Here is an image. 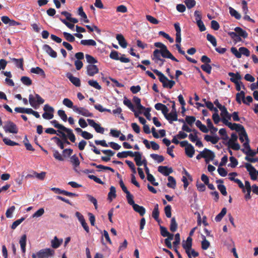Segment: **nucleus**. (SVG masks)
I'll return each mask as SVG.
<instances>
[{
    "label": "nucleus",
    "instance_id": "0e129e2a",
    "mask_svg": "<svg viewBox=\"0 0 258 258\" xmlns=\"http://www.w3.org/2000/svg\"><path fill=\"white\" fill-rule=\"evenodd\" d=\"M201 69L208 73V74H211V70H212V67L210 66L209 64H203L201 67Z\"/></svg>",
    "mask_w": 258,
    "mask_h": 258
},
{
    "label": "nucleus",
    "instance_id": "412c9836",
    "mask_svg": "<svg viewBox=\"0 0 258 258\" xmlns=\"http://www.w3.org/2000/svg\"><path fill=\"white\" fill-rule=\"evenodd\" d=\"M204 139L207 142H211L213 144H216L218 142L220 139L217 136H211L207 135L205 136Z\"/></svg>",
    "mask_w": 258,
    "mask_h": 258
},
{
    "label": "nucleus",
    "instance_id": "ddd939ff",
    "mask_svg": "<svg viewBox=\"0 0 258 258\" xmlns=\"http://www.w3.org/2000/svg\"><path fill=\"white\" fill-rule=\"evenodd\" d=\"M182 247L185 249L186 253H189V249L192 248V238L188 236L186 241L182 242Z\"/></svg>",
    "mask_w": 258,
    "mask_h": 258
},
{
    "label": "nucleus",
    "instance_id": "a18cd8bd",
    "mask_svg": "<svg viewBox=\"0 0 258 258\" xmlns=\"http://www.w3.org/2000/svg\"><path fill=\"white\" fill-rule=\"evenodd\" d=\"M123 104L126 106L132 111H135V108L131 100L125 97L123 100Z\"/></svg>",
    "mask_w": 258,
    "mask_h": 258
},
{
    "label": "nucleus",
    "instance_id": "72a5a7b5",
    "mask_svg": "<svg viewBox=\"0 0 258 258\" xmlns=\"http://www.w3.org/2000/svg\"><path fill=\"white\" fill-rule=\"evenodd\" d=\"M244 92L243 91H241L240 93H238L236 95V100L239 103H241V98L242 99L243 102L245 104H247V102L244 100Z\"/></svg>",
    "mask_w": 258,
    "mask_h": 258
},
{
    "label": "nucleus",
    "instance_id": "6e6552de",
    "mask_svg": "<svg viewBox=\"0 0 258 258\" xmlns=\"http://www.w3.org/2000/svg\"><path fill=\"white\" fill-rule=\"evenodd\" d=\"M161 56L163 57L170 58L171 60L178 62V60L171 53L166 46L163 49L161 50Z\"/></svg>",
    "mask_w": 258,
    "mask_h": 258
},
{
    "label": "nucleus",
    "instance_id": "864d4df0",
    "mask_svg": "<svg viewBox=\"0 0 258 258\" xmlns=\"http://www.w3.org/2000/svg\"><path fill=\"white\" fill-rule=\"evenodd\" d=\"M85 57L87 61L90 64H94L97 62V60L90 54H86Z\"/></svg>",
    "mask_w": 258,
    "mask_h": 258
},
{
    "label": "nucleus",
    "instance_id": "de8ad7c7",
    "mask_svg": "<svg viewBox=\"0 0 258 258\" xmlns=\"http://www.w3.org/2000/svg\"><path fill=\"white\" fill-rule=\"evenodd\" d=\"M71 162L75 167H78L80 165L79 158L76 155H74L71 157Z\"/></svg>",
    "mask_w": 258,
    "mask_h": 258
},
{
    "label": "nucleus",
    "instance_id": "c03bdc74",
    "mask_svg": "<svg viewBox=\"0 0 258 258\" xmlns=\"http://www.w3.org/2000/svg\"><path fill=\"white\" fill-rule=\"evenodd\" d=\"M63 35L66 40L69 42H72L75 40V37L69 33L64 32H63Z\"/></svg>",
    "mask_w": 258,
    "mask_h": 258
},
{
    "label": "nucleus",
    "instance_id": "37998d69",
    "mask_svg": "<svg viewBox=\"0 0 258 258\" xmlns=\"http://www.w3.org/2000/svg\"><path fill=\"white\" fill-rule=\"evenodd\" d=\"M245 167L246 168L247 171L249 172V175H251L253 173H256V170L254 167L250 163H245Z\"/></svg>",
    "mask_w": 258,
    "mask_h": 258
},
{
    "label": "nucleus",
    "instance_id": "20e7f679",
    "mask_svg": "<svg viewBox=\"0 0 258 258\" xmlns=\"http://www.w3.org/2000/svg\"><path fill=\"white\" fill-rule=\"evenodd\" d=\"M3 128L6 133L17 134L18 132V128L17 125L11 121H7Z\"/></svg>",
    "mask_w": 258,
    "mask_h": 258
},
{
    "label": "nucleus",
    "instance_id": "1a4fd4ad",
    "mask_svg": "<svg viewBox=\"0 0 258 258\" xmlns=\"http://www.w3.org/2000/svg\"><path fill=\"white\" fill-rule=\"evenodd\" d=\"M99 72V69L96 65L89 64L87 67V74L89 76H93L97 74Z\"/></svg>",
    "mask_w": 258,
    "mask_h": 258
},
{
    "label": "nucleus",
    "instance_id": "f704fd0d",
    "mask_svg": "<svg viewBox=\"0 0 258 258\" xmlns=\"http://www.w3.org/2000/svg\"><path fill=\"white\" fill-rule=\"evenodd\" d=\"M229 13L231 16L234 17L235 19L239 20L241 18L240 14L235 9L232 7L229 8Z\"/></svg>",
    "mask_w": 258,
    "mask_h": 258
},
{
    "label": "nucleus",
    "instance_id": "3c124183",
    "mask_svg": "<svg viewBox=\"0 0 258 258\" xmlns=\"http://www.w3.org/2000/svg\"><path fill=\"white\" fill-rule=\"evenodd\" d=\"M51 123L55 128H57L60 130L64 131V130L66 129L65 126L62 124H59L56 120H53L51 121Z\"/></svg>",
    "mask_w": 258,
    "mask_h": 258
},
{
    "label": "nucleus",
    "instance_id": "603ef678",
    "mask_svg": "<svg viewBox=\"0 0 258 258\" xmlns=\"http://www.w3.org/2000/svg\"><path fill=\"white\" fill-rule=\"evenodd\" d=\"M3 140L5 144L8 146H14L19 145L18 143L11 141L10 139L7 138H4Z\"/></svg>",
    "mask_w": 258,
    "mask_h": 258
},
{
    "label": "nucleus",
    "instance_id": "a211bd4d",
    "mask_svg": "<svg viewBox=\"0 0 258 258\" xmlns=\"http://www.w3.org/2000/svg\"><path fill=\"white\" fill-rule=\"evenodd\" d=\"M161 55V50L156 49L153 52L152 59L155 61V62H158L159 61H162Z\"/></svg>",
    "mask_w": 258,
    "mask_h": 258
},
{
    "label": "nucleus",
    "instance_id": "58836bf2",
    "mask_svg": "<svg viewBox=\"0 0 258 258\" xmlns=\"http://www.w3.org/2000/svg\"><path fill=\"white\" fill-rule=\"evenodd\" d=\"M36 98H35L33 95L30 94L29 96V102L32 107L35 109L38 108V104H37Z\"/></svg>",
    "mask_w": 258,
    "mask_h": 258
},
{
    "label": "nucleus",
    "instance_id": "f3484780",
    "mask_svg": "<svg viewBox=\"0 0 258 258\" xmlns=\"http://www.w3.org/2000/svg\"><path fill=\"white\" fill-rule=\"evenodd\" d=\"M62 239H58L56 236H55L51 241V246L53 248H57L62 244Z\"/></svg>",
    "mask_w": 258,
    "mask_h": 258
},
{
    "label": "nucleus",
    "instance_id": "0eeeda50",
    "mask_svg": "<svg viewBox=\"0 0 258 258\" xmlns=\"http://www.w3.org/2000/svg\"><path fill=\"white\" fill-rule=\"evenodd\" d=\"M89 124L93 127L96 131L97 133L103 134L104 132V129L103 127H101L100 124L96 123L95 121L93 119H87Z\"/></svg>",
    "mask_w": 258,
    "mask_h": 258
},
{
    "label": "nucleus",
    "instance_id": "c9c22d12",
    "mask_svg": "<svg viewBox=\"0 0 258 258\" xmlns=\"http://www.w3.org/2000/svg\"><path fill=\"white\" fill-rule=\"evenodd\" d=\"M227 209L226 208H223L220 213L218 214L215 217V221L216 222H220L223 217L226 215Z\"/></svg>",
    "mask_w": 258,
    "mask_h": 258
},
{
    "label": "nucleus",
    "instance_id": "aec40b11",
    "mask_svg": "<svg viewBox=\"0 0 258 258\" xmlns=\"http://www.w3.org/2000/svg\"><path fill=\"white\" fill-rule=\"evenodd\" d=\"M245 192L246 191L247 193L245 195V198L246 199H250L251 198V187L250 184V182L248 181H245Z\"/></svg>",
    "mask_w": 258,
    "mask_h": 258
},
{
    "label": "nucleus",
    "instance_id": "f8f14e48",
    "mask_svg": "<svg viewBox=\"0 0 258 258\" xmlns=\"http://www.w3.org/2000/svg\"><path fill=\"white\" fill-rule=\"evenodd\" d=\"M67 77L69 79L70 82L76 87H80L81 82L79 78L74 77L71 73H68L66 74Z\"/></svg>",
    "mask_w": 258,
    "mask_h": 258
},
{
    "label": "nucleus",
    "instance_id": "e433bc0d",
    "mask_svg": "<svg viewBox=\"0 0 258 258\" xmlns=\"http://www.w3.org/2000/svg\"><path fill=\"white\" fill-rule=\"evenodd\" d=\"M116 197V189L114 186H111L110 188V191L108 194V199L112 201L113 199Z\"/></svg>",
    "mask_w": 258,
    "mask_h": 258
},
{
    "label": "nucleus",
    "instance_id": "393cba45",
    "mask_svg": "<svg viewBox=\"0 0 258 258\" xmlns=\"http://www.w3.org/2000/svg\"><path fill=\"white\" fill-rule=\"evenodd\" d=\"M134 153L131 151H123L118 153L117 156L119 158H126L128 156L133 157H134Z\"/></svg>",
    "mask_w": 258,
    "mask_h": 258
},
{
    "label": "nucleus",
    "instance_id": "680f3d73",
    "mask_svg": "<svg viewBox=\"0 0 258 258\" xmlns=\"http://www.w3.org/2000/svg\"><path fill=\"white\" fill-rule=\"evenodd\" d=\"M189 258H192V257H196L199 256V252L195 251L194 249L191 248L189 249V253H186Z\"/></svg>",
    "mask_w": 258,
    "mask_h": 258
},
{
    "label": "nucleus",
    "instance_id": "e2e57ef3",
    "mask_svg": "<svg viewBox=\"0 0 258 258\" xmlns=\"http://www.w3.org/2000/svg\"><path fill=\"white\" fill-rule=\"evenodd\" d=\"M53 157L55 159L59 161H63V158L61 156V155L59 153V152L56 150H53Z\"/></svg>",
    "mask_w": 258,
    "mask_h": 258
},
{
    "label": "nucleus",
    "instance_id": "dca6fc26",
    "mask_svg": "<svg viewBox=\"0 0 258 258\" xmlns=\"http://www.w3.org/2000/svg\"><path fill=\"white\" fill-rule=\"evenodd\" d=\"M116 38L119 44L123 48H125L127 46V42L125 40L123 36L121 34H117Z\"/></svg>",
    "mask_w": 258,
    "mask_h": 258
},
{
    "label": "nucleus",
    "instance_id": "bf43d9fd",
    "mask_svg": "<svg viewBox=\"0 0 258 258\" xmlns=\"http://www.w3.org/2000/svg\"><path fill=\"white\" fill-rule=\"evenodd\" d=\"M88 84L91 86L95 88V89L100 90L101 89V87L99 84L97 83L96 81L95 80H89L88 81Z\"/></svg>",
    "mask_w": 258,
    "mask_h": 258
},
{
    "label": "nucleus",
    "instance_id": "c756f323",
    "mask_svg": "<svg viewBox=\"0 0 258 258\" xmlns=\"http://www.w3.org/2000/svg\"><path fill=\"white\" fill-rule=\"evenodd\" d=\"M196 125L202 132L207 133L209 132V130L207 128L206 125L202 124L200 120H197L196 121Z\"/></svg>",
    "mask_w": 258,
    "mask_h": 258
},
{
    "label": "nucleus",
    "instance_id": "2f4dec72",
    "mask_svg": "<svg viewBox=\"0 0 258 258\" xmlns=\"http://www.w3.org/2000/svg\"><path fill=\"white\" fill-rule=\"evenodd\" d=\"M168 182L167 184L168 187L174 189L176 187V181L174 178L171 176L168 177Z\"/></svg>",
    "mask_w": 258,
    "mask_h": 258
},
{
    "label": "nucleus",
    "instance_id": "09e8293b",
    "mask_svg": "<svg viewBox=\"0 0 258 258\" xmlns=\"http://www.w3.org/2000/svg\"><path fill=\"white\" fill-rule=\"evenodd\" d=\"M184 2L188 9L192 8L196 4L195 0H184Z\"/></svg>",
    "mask_w": 258,
    "mask_h": 258
},
{
    "label": "nucleus",
    "instance_id": "79ce46f5",
    "mask_svg": "<svg viewBox=\"0 0 258 258\" xmlns=\"http://www.w3.org/2000/svg\"><path fill=\"white\" fill-rule=\"evenodd\" d=\"M177 228V224L174 217L172 218L170 225V230L171 232H175Z\"/></svg>",
    "mask_w": 258,
    "mask_h": 258
},
{
    "label": "nucleus",
    "instance_id": "39448f33",
    "mask_svg": "<svg viewBox=\"0 0 258 258\" xmlns=\"http://www.w3.org/2000/svg\"><path fill=\"white\" fill-rule=\"evenodd\" d=\"M219 109L221 111L220 115L222 117V121L223 123L224 124L228 123V124L231 125V122L228 121V120L231 119V115L228 113L226 108L224 106Z\"/></svg>",
    "mask_w": 258,
    "mask_h": 258
},
{
    "label": "nucleus",
    "instance_id": "9b49d317",
    "mask_svg": "<svg viewBox=\"0 0 258 258\" xmlns=\"http://www.w3.org/2000/svg\"><path fill=\"white\" fill-rule=\"evenodd\" d=\"M158 171L164 176H168L173 172L172 168L166 166H159L158 168Z\"/></svg>",
    "mask_w": 258,
    "mask_h": 258
},
{
    "label": "nucleus",
    "instance_id": "a878e982",
    "mask_svg": "<svg viewBox=\"0 0 258 258\" xmlns=\"http://www.w3.org/2000/svg\"><path fill=\"white\" fill-rule=\"evenodd\" d=\"M133 208L134 210L138 213L140 214L141 216H143L146 212L145 209L141 206L138 205V204H135L133 205Z\"/></svg>",
    "mask_w": 258,
    "mask_h": 258
},
{
    "label": "nucleus",
    "instance_id": "423d86ee",
    "mask_svg": "<svg viewBox=\"0 0 258 258\" xmlns=\"http://www.w3.org/2000/svg\"><path fill=\"white\" fill-rule=\"evenodd\" d=\"M74 111L85 117L93 116V114L91 113L87 109L84 107H78L76 106V107H75Z\"/></svg>",
    "mask_w": 258,
    "mask_h": 258
},
{
    "label": "nucleus",
    "instance_id": "7ed1b4c3",
    "mask_svg": "<svg viewBox=\"0 0 258 258\" xmlns=\"http://www.w3.org/2000/svg\"><path fill=\"white\" fill-rule=\"evenodd\" d=\"M55 251L51 248H44L37 252L38 258H49L54 256Z\"/></svg>",
    "mask_w": 258,
    "mask_h": 258
},
{
    "label": "nucleus",
    "instance_id": "49530a36",
    "mask_svg": "<svg viewBox=\"0 0 258 258\" xmlns=\"http://www.w3.org/2000/svg\"><path fill=\"white\" fill-rule=\"evenodd\" d=\"M244 139L246 141L247 140H248V138L247 134L245 132V130L244 128L243 130L240 131V133L239 134V140L241 141V142L242 143L244 142Z\"/></svg>",
    "mask_w": 258,
    "mask_h": 258
},
{
    "label": "nucleus",
    "instance_id": "b1692460",
    "mask_svg": "<svg viewBox=\"0 0 258 258\" xmlns=\"http://www.w3.org/2000/svg\"><path fill=\"white\" fill-rule=\"evenodd\" d=\"M226 125L228 126L230 129L232 130H235L237 132H240L242 130H243L244 128V127L240 124H237V123H232L231 125L227 124H225Z\"/></svg>",
    "mask_w": 258,
    "mask_h": 258
},
{
    "label": "nucleus",
    "instance_id": "7c9ffc66",
    "mask_svg": "<svg viewBox=\"0 0 258 258\" xmlns=\"http://www.w3.org/2000/svg\"><path fill=\"white\" fill-rule=\"evenodd\" d=\"M62 104L68 108H72L74 111L76 105H73V102L68 98H64L62 101Z\"/></svg>",
    "mask_w": 258,
    "mask_h": 258
},
{
    "label": "nucleus",
    "instance_id": "4be33fe9",
    "mask_svg": "<svg viewBox=\"0 0 258 258\" xmlns=\"http://www.w3.org/2000/svg\"><path fill=\"white\" fill-rule=\"evenodd\" d=\"M185 152L188 157L191 158L195 154V150L193 146L191 144H189L185 148Z\"/></svg>",
    "mask_w": 258,
    "mask_h": 258
},
{
    "label": "nucleus",
    "instance_id": "052dcab7",
    "mask_svg": "<svg viewBox=\"0 0 258 258\" xmlns=\"http://www.w3.org/2000/svg\"><path fill=\"white\" fill-rule=\"evenodd\" d=\"M12 60L15 62L16 65L18 68H19L21 69H23V58L21 59H17V58H13Z\"/></svg>",
    "mask_w": 258,
    "mask_h": 258
},
{
    "label": "nucleus",
    "instance_id": "8fccbe9b",
    "mask_svg": "<svg viewBox=\"0 0 258 258\" xmlns=\"http://www.w3.org/2000/svg\"><path fill=\"white\" fill-rule=\"evenodd\" d=\"M210 243L208 241L205 236H203V240L202 241V248L203 249H207L210 246Z\"/></svg>",
    "mask_w": 258,
    "mask_h": 258
},
{
    "label": "nucleus",
    "instance_id": "cd10ccee",
    "mask_svg": "<svg viewBox=\"0 0 258 258\" xmlns=\"http://www.w3.org/2000/svg\"><path fill=\"white\" fill-rule=\"evenodd\" d=\"M234 31L237 33L239 37L241 36L244 38H245L247 37V33L246 32L240 27H237L235 28Z\"/></svg>",
    "mask_w": 258,
    "mask_h": 258
},
{
    "label": "nucleus",
    "instance_id": "a19ab883",
    "mask_svg": "<svg viewBox=\"0 0 258 258\" xmlns=\"http://www.w3.org/2000/svg\"><path fill=\"white\" fill-rule=\"evenodd\" d=\"M150 157L156 161L158 163H161L164 160V158L162 155H159L156 154H151L150 155Z\"/></svg>",
    "mask_w": 258,
    "mask_h": 258
},
{
    "label": "nucleus",
    "instance_id": "13d9d810",
    "mask_svg": "<svg viewBox=\"0 0 258 258\" xmlns=\"http://www.w3.org/2000/svg\"><path fill=\"white\" fill-rule=\"evenodd\" d=\"M57 114L58 115V116L61 118V119L63 121H66L67 120V114H66L65 113V111L63 110H58L57 111Z\"/></svg>",
    "mask_w": 258,
    "mask_h": 258
},
{
    "label": "nucleus",
    "instance_id": "4c0bfd02",
    "mask_svg": "<svg viewBox=\"0 0 258 258\" xmlns=\"http://www.w3.org/2000/svg\"><path fill=\"white\" fill-rule=\"evenodd\" d=\"M63 132L67 133L68 138L72 142L74 143L75 142L76 138L72 130L66 127V129H65Z\"/></svg>",
    "mask_w": 258,
    "mask_h": 258
},
{
    "label": "nucleus",
    "instance_id": "9d476101",
    "mask_svg": "<svg viewBox=\"0 0 258 258\" xmlns=\"http://www.w3.org/2000/svg\"><path fill=\"white\" fill-rule=\"evenodd\" d=\"M203 152V158L206 159V161L208 163L210 160L212 161L214 159L215 157L214 153L211 151V150L205 148Z\"/></svg>",
    "mask_w": 258,
    "mask_h": 258
},
{
    "label": "nucleus",
    "instance_id": "bb28decb",
    "mask_svg": "<svg viewBox=\"0 0 258 258\" xmlns=\"http://www.w3.org/2000/svg\"><path fill=\"white\" fill-rule=\"evenodd\" d=\"M159 212L158 210V205L156 204L152 212V217L158 222H160V220L159 219Z\"/></svg>",
    "mask_w": 258,
    "mask_h": 258
},
{
    "label": "nucleus",
    "instance_id": "69168bd1",
    "mask_svg": "<svg viewBox=\"0 0 258 258\" xmlns=\"http://www.w3.org/2000/svg\"><path fill=\"white\" fill-rule=\"evenodd\" d=\"M44 213V210L43 208H40L37 210L35 213L33 214L32 217L33 218H38L41 217Z\"/></svg>",
    "mask_w": 258,
    "mask_h": 258
},
{
    "label": "nucleus",
    "instance_id": "f257e3e1",
    "mask_svg": "<svg viewBox=\"0 0 258 258\" xmlns=\"http://www.w3.org/2000/svg\"><path fill=\"white\" fill-rule=\"evenodd\" d=\"M153 72L159 76V81L162 83L164 88L171 89L175 84V82L172 80H169L163 74L157 70H153Z\"/></svg>",
    "mask_w": 258,
    "mask_h": 258
},
{
    "label": "nucleus",
    "instance_id": "ea45409f",
    "mask_svg": "<svg viewBox=\"0 0 258 258\" xmlns=\"http://www.w3.org/2000/svg\"><path fill=\"white\" fill-rule=\"evenodd\" d=\"M81 44L83 45L95 46L96 42L93 39L82 40L80 42Z\"/></svg>",
    "mask_w": 258,
    "mask_h": 258
},
{
    "label": "nucleus",
    "instance_id": "6e6d98bb",
    "mask_svg": "<svg viewBox=\"0 0 258 258\" xmlns=\"http://www.w3.org/2000/svg\"><path fill=\"white\" fill-rule=\"evenodd\" d=\"M15 209L16 208L14 206H12L8 209L6 213V217L8 218H12L13 217V213L15 210Z\"/></svg>",
    "mask_w": 258,
    "mask_h": 258
},
{
    "label": "nucleus",
    "instance_id": "f03ea898",
    "mask_svg": "<svg viewBox=\"0 0 258 258\" xmlns=\"http://www.w3.org/2000/svg\"><path fill=\"white\" fill-rule=\"evenodd\" d=\"M238 137L235 133H232L231 135V138L228 140L226 145L229 148H231L234 150L237 151L240 149V145L237 142Z\"/></svg>",
    "mask_w": 258,
    "mask_h": 258
},
{
    "label": "nucleus",
    "instance_id": "774afa93",
    "mask_svg": "<svg viewBox=\"0 0 258 258\" xmlns=\"http://www.w3.org/2000/svg\"><path fill=\"white\" fill-rule=\"evenodd\" d=\"M185 121L189 125H191L196 121V117L193 116H186Z\"/></svg>",
    "mask_w": 258,
    "mask_h": 258
},
{
    "label": "nucleus",
    "instance_id": "473e14b6",
    "mask_svg": "<svg viewBox=\"0 0 258 258\" xmlns=\"http://www.w3.org/2000/svg\"><path fill=\"white\" fill-rule=\"evenodd\" d=\"M30 72L32 73L39 74L44 77L45 76L44 71L38 67L31 68Z\"/></svg>",
    "mask_w": 258,
    "mask_h": 258
},
{
    "label": "nucleus",
    "instance_id": "6ab92c4d",
    "mask_svg": "<svg viewBox=\"0 0 258 258\" xmlns=\"http://www.w3.org/2000/svg\"><path fill=\"white\" fill-rule=\"evenodd\" d=\"M165 118L171 123L172 121L177 120V113L171 111L167 114Z\"/></svg>",
    "mask_w": 258,
    "mask_h": 258
},
{
    "label": "nucleus",
    "instance_id": "338daca9",
    "mask_svg": "<svg viewBox=\"0 0 258 258\" xmlns=\"http://www.w3.org/2000/svg\"><path fill=\"white\" fill-rule=\"evenodd\" d=\"M230 163L228 165L231 167H235L238 164L237 160L234 157L231 156L229 158Z\"/></svg>",
    "mask_w": 258,
    "mask_h": 258
},
{
    "label": "nucleus",
    "instance_id": "5701e85b",
    "mask_svg": "<svg viewBox=\"0 0 258 258\" xmlns=\"http://www.w3.org/2000/svg\"><path fill=\"white\" fill-rule=\"evenodd\" d=\"M26 235L24 234L21 236L19 241L21 250L24 253L26 252Z\"/></svg>",
    "mask_w": 258,
    "mask_h": 258
},
{
    "label": "nucleus",
    "instance_id": "c85d7f7f",
    "mask_svg": "<svg viewBox=\"0 0 258 258\" xmlns=\"http://www.w3.org/2000/svg\"><path fill=\"white\" fill-rule=\"evenodd\" d=\"M229 179L231 181H234L236 183L238 186L242 189V191L245 192V184L244 185L242 181L238 178H235L234 177H229Z\"/></svg>",
    "mask_w": 258,
    "mask_h": 258
},
{
    "label": "nucleus",
    "instance_id": "2eb2a0df",
    "mask_svg": "<svg viewBox=\"0 0 258 258\" xmlns=\"http://www.w3.org/2000/svg\"><path fill=\"white\" fill-rule=\"evenodd\" d=\"M228 75L231 77L230 80L234 84H237V82H240V80L241 79V76L238 73H234L229 72Z\"/></svg>",
    "mask_w": 258,
    "mask_h": 258
},
{
    "label": "nucleus",
    "instance_id": "4d7b16f0",
    "mask_svg": "<svg viewBox=\"0 0 258 258\" xmlns=\"http://www.w3.org/2000/svg\"><path fill=\"white\" fill-rule=\"evenodd\" d=\"M207 40L210 41L212 44L213 45V46L215 47L217 45V41L215 37H214L213 35H212L210 34H208L207 35Z\"/></svg>",
    "mask_w": 258,
    "mask_h": 258
},
{
    "label": "nucleus",
    "instance_id": "4468645a",
    "mask_svg": "<svg viewBox=\"0 0 258 258\" xmlns=\"http://www.w3.org/2000/svg\"><path fill=\"white\" fill-rule=\"evenodd\" d=\"M42 48L51 57L56 58L57 57V53L49 45L44 44Z\"/></svg>",
    "mask_w": 258,
    "mask_h": 258
},
{
    "label": "nucleus",
    "instance_id": "5fc2aeb1",
    "mask_svg": "<svg viewBox=\"0 0 258 258\" xmlns=\"http://www.w3.org/2000/svg\"><path fill=\"white\" fill-rule=\"evenodd\" d=\"M22 83L26 86H30L32 84L31 80L28 77L23 76L21 78Z\"/></svg>",
    "mask_w": 258,
    "mask_h": 258
}]
</instances>
